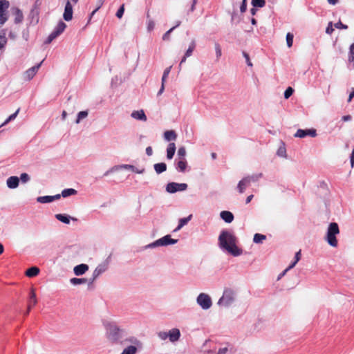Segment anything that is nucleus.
<instances>
[{"label":"nucleus","instance_id":"obj_12","mask_svg":"<svg viewBox=\"0 0 354 354\" xmlns=\"http://www.w3.org/2000/svg\"><path fill=\"white\" fill-rule=\"evenodd\" d=\"M106 270L107 268H106V264L101 263L98 265L93 272V277L89 280V284H92L93 281Z\"/></svg>","mask_w":354,"mask_h":354},{"label":"nucleus","instance_id":"obj_33","mask_svg":"<svg viewBox=\"0 0 354 354\" xmlns=\"http://www.w3.org/2000/svg\"><path fill=\"white\" fill-rule=\"evenodd\" d=\"M15 24H19L23 21L24 15L20 9H19L17 8H15Z\"/></svg>","mask_w":354,"mask_h":354},{"label":"nucleus","instance_id":"obj_25","mask_svg":"<svg viewBox=\"0 0 354 354\" xmlns=\"http://www.w3.org/2000/svg\"><path fill=\"white\" fill-rule=\"evenodd\" d=\"M192 215L190 214L187 217H184V218H180L179 221H178V225L174 231H178V230H180L183 226L187 225L188 223V222L192 219Z\"/></svg>","mask_w":354,"mask_h":354},{"label":"nucleus","instance_id":"obj_57","mask_svg":"<svg viewBox=\"0 0 354 354\" xmlns=\"http://www.w3.org/2000/svg\"><path fill=\"white\" fill-rule=\"evenodd\" d=\"M132 171L135 172L136 174H141L145 173V169L144 167H142V169H138L137 167H136L134 166V169H132Z\"/></svg>","mask_w":354,"mask_h":354},{"label":"nucleus","instance_id":"obj_7","mask_svg":"<svg viewBox=\"0 0 354 354\" xmlns=\"http://www.w3.org/2000/svg\"><path fill=\"white\" fill-rule=\"evenodd\" d=\"M178 242V239H174L171 235L167 234L163 237L148 244L145 246V248H154L160 246H167L169 245H174Z\"/></svg>","mask_w":354,"mask_h":354},{"label":"nucleus","instance_id":"obj_16","mask_svg":"<svg viewBox=\"0 0 354 354\" xmlns=\"http://www.w3.org/2000/svg\"><path fill=\"white\" fill-rule=\"evenodd\" d=\"M88 268H89L87 264L81 263L74 267L73 272L75 275L80 276L84 274Z\"/></svg>","mask_w":354,"mask_h":354},{"label":"nucleus","instance_id":"obj_41","mask_svg":"<svg viewBox=\"0 0 354 354\" xmlns=\"http://www.w3.org/2000/svg\"><path fill=\"white\" fill-rule=\"evenodd\" d=\"M293 38H294V35H293L292 33H291V32H288L287 33V35H286V43H287L288 47H289V48L292 47V44H293Z\"/></svg>","mask_w":354,"mask_h":354},{"label":"nucleus","instance_id":"obj_47","mask_svg":"<svg viewBox=\"0 0 354 354\" xmlns=\"http://www.w3.org/2000/svg\"><path fill=\"white\" fill-rule=\"evenodd\" d=\"M19 180H21L22 183H26L27 182H28L30 180V176L28 174L26 173H22L21 175H20V178H19Z\"/></svg>","mask_w":354,"mask_h":354},{"label":"nucleus","instance_id":"obj_8","mask_svg":"<svg viewBox=\"0 0 354 354\" xmlns=\"http://www.w3.org/2000/svg\"><path fill=\"white\" fill-rule=\"evenodd\" d=\"M66 28V24L62 21H59L57 25L55 27L54 30L48 36L46 39L44 41L45 44H50L55 39L59 37Z\"/></svg>","mask_w":354,"mask_h":354},{"label":"nucleus","instance_id":"obj_56","mask_svg":"<svg viewBox=\"0 0 354 354\" xmlns=\"http://www.w3.org/2000/svg\"><path fill=\"white\" fill-rule=\"evenodd\" d=\"M352 62H354V50L350 49L348 52V62L351 64Z\"/></svg>","mask_w":354,"mask_h":354},{"label":"nucleus","instance_id":"obj_61","mask_svg":"<svg viewBox=\"0 0 354 354\" xmlns=\"http://www.w3.org/2000/svg\"><path fill=\"white\" fill-rule=\"evenodd\" d=\"M350 162L351 167H353L354 166V148L352 150V152L350 156Z\"/></svg>","mask_w":354,"mask_h":354},{"label":"nucleus","instance_id":"obj_50","mask_svg":"<svg viewBox=\"0 0 354 354\" xmlns=\"http://www.w3.org/2000/svg\"><path fill=\"white\" fill-rule=\"evenodd\" d=\"M174 28H171L169 30H167L162 36V39L166 41V40H169L170 39V34L174 31Z\"/></svg>","mask_w":354,"mask_h":354},{"label":"nucleus","instance_id":"obj_51","mask_svg":"<svg viewBox=\"0 0 354 354\" xmlns=\"http://www.w3.org/2000/svg\"><path fill=\"white\" fill-rule=\"evenodd\" d=\"M242 54H243V56L245 57V61H246V64L248 66H252V64L250 61V56L248 55V53H247L245 51H243L242 52Z\"/></svg>","mask_w":354,"mask_h":354},{"label":"nucleus","instance_id":"obj_44","mask_svg":"<svg viewBox=\"0 0 354 354\" xmlns=\"http://www.w3.org/2000/svg\"><path fill=\"white\" fill-rule=\"evenodd\" d=\"M215 51H216V59L218 60L222 55L221 48L218 43L215 44Z\"/></svg>","mask_w":354,"mask_h":354},{"label":"nucleus","instance_id":"obj_3","mask_svg":"<svg viewBox=\"0 0 354 354\" xmlns=\"http://www.w3.org/2000/svg\"><path fill=\"white\" fill-rule=\"evenodd\" d=\"M127 344L130 345L125 347L120 354H136L143 347L142 342L133 335H129L120 346H124Z\"/></svg>","mask_w":354,"mask_h":354},{"label":"nucleus","instance_id":"obj_42","mask_svg":"<svg viewBox=\"0 0 354 354\" xmlns=\"http://www.w3.org/2000/svg\"><path fill=\"white\" fill-rule=\"evenodd\" d=\"M294 91L295 90L291 86H288L284 91V98L286 100L288 99L293 94Z\"/></svg>","mask_w":354,"mask_h":354},{"label":"nucleus","instance_id":"obj_22","mask_svg":"<svg viewBox=\"0 0 354 354\" xmlns=\"http://www.w3.org/2000/svg\"><path fill=\"white\" fill-rule=\"evenodd\" d=\"M176 145L174 142H170L167 148V158L171 160L173 158L176 152Z\"/></svg>","mask_w":354,"mask_h":354},{"label":"nucleus","instance_id":"obj_54","mask_svg":"<svg viewBox=\"0 0 354 354\" xmlns=\"http://www.w3.org/2000/svg\"><path fill=\"white\" fill-rule=\"evenodd\" d=\"M118 170V167H117V165L115 166H113L112 167L111 169H109V170H107L104 174V176H107L108 175H109L110 174L114 172V171H116Z\"/></svg>","mask_w":354,"mask_h":354},{"label":"nucleus","instance_id":"obj_55","mask_svg":"<svg viewBox=\"0 0 354 354\" xmlns=\"http://www.w3.org/2000/svg\"><path fill=\"white\" fill-rule=\"evenodd\" d=\"M155 26V23L153 20L149 19L147 23V30L149 32H151L153 30Z\"/></svg>","mask_w":354,"mask_h":354},{"label":"nucleus","instance_id":"obj_21","mask_svg":"<svg viewBox=\"0 0 354 354\" xmlns=\"http://www.w3.org/2000/svg\"><path fill=\"white\" fill-rule=\"evenodd\" d=\"M187 167V162L185 159H179L176 163V169L179 172H185Z\"/></svg>","mask_w":354,"mask_h":354},{"label":"nucleus","instance_id":"obj_58","mask_svg":"<svg viewBox=\"0 0 354 354\" xmlns=\"http://www.w3.org/2000/svg\"><path fill=\"white\" fill-rule=\"evenodd\" d=\"M247 10V2H243L240 6V11L241 12H245Z\"/></svg>","mask_w":354,"mask_h":354},{"label":"nucleus","instance_id":"obj_60","mask_svg":"<svg viewBox=\"0 0 354 354\" xmlns=\"http://www.w3.org/2000/svg\"><path fill=\"white\" fill-rule=\"evenodd\" d=\"M7 20L8 17L6 16V14H4V15H0V25L4 24Z\"/></svg>","mask_w":354,"mask_h":354},{"label":"nucleus","instance_id":"obj_10","mask_svg":"<svg viewBox=\"0 0 354 354\" xmlns=\"http://www.w3.org/2000/svg\"><path fill=\"white\" fill-rule=\"evenodd\" d=\"M187 183H178L175 182H171L167 184L166 191L170 194H174L177 192H183L187 189Z\"/></svg>","mask_w":354,"mask_h":354},{"label":"nucleus","instance_id":"obj_23","mask_svg":"<svg viewBox=\"0 0 354 354\" xmlns=\"http://www.w3.org/2000/svg\"><path fill=\"white\" fill-rule=\"evenodd\" d=\"M131 117L139 120L146 121L147 116L145 112L142 110L140 111H133L131 113Z\"/></svg>","mask_w":354,"mask_h":354},{"label":"nucleus","instance_id":"obj_4","mask_svg":"<svg viewBox=\"0 0 354 354\" xmlns=\"http://www.w3.org/2000/svg\"><path fill=\"white\" fill-rule=\"evenodd\" d=\"M339 234V225L335 222L330 223L327 228L325 240L328 244L332 247L336 248L338 245V241L336 236Z\"/></svg>","mask_w":354,"mask_h":354},{"label":"nucleus","instance_id":"obj_9","mask_svg":"<svg viewBox=\"0 0 354 354\" xmlns=\"http://www.w3.org/2000/svg\"><path fill=\"white\" fill-rule=\"evenodd\" d=\"M196 301L204 310L209 309L212 305L211 297L205 293H200L197 297Z\"/></svg>","mask_w":354,"mask_h":354},{"label":"nucleus","instance_id":"obj_29","mask_svg":"<svg viewBox=\"0 0 354 354\" xmlns=\"http://www.w3.org/2000/svg\"><path fill=\"white\" fill-rule=\"evenodd\" d=\"M249 186L248 180L243 178L241 180L237 185V189L239 193H243L246 187Z\"/></svg>","mask_w":354,"mask_h":354},{"label":"nucleus","instance_id":"obj_6","mask_svg":"<svg viewBox=\"0 0 354 354\" xmlns=\"http://www.w3.org/2000/svg\"><path fill=\"white\" fill-rule=\"evenodd\" d=\"M180 331L178 328H174L168 332L160 331L158 333V337L162 340H165L169 338L171 342H176L180 339Z\"/></svg>","mask_w":354,"mask_h":354},{"label":"nucleus","instance_id":"obj_59","mask_svg":"<svg viewBox=\"0 0 354 354\" xmlns=\"http://www.w3.org/2000/svg\"><path fill=\"white\" fill-rule=\"evenodd\" d=\"M171 67H172V66H169V67L166 68L165 69L164 72H163L162 75H163V76H165V77H166L167 78V77H168V75H169V73H170V71H171Z\"/></svg>","mask_w":354,"mask_h":354},{"label":"nucleus","instance_id":"obj_64","mask_svg":"<svg viewBox=\"0 0 354 354\" xmlns=\"http://www.w3.org/2000/svg\"><path fill=\"white\" fill-rule=\"evenodd\" d=\"M352 120V117L350 115H344L342 118V120L344 122H348Z\"/></svg>","mask_w":354,"mask_h":354},{"label":"nucleus","instance_id":"obj_45","mask_svg":"<svg viewBox=\"0 0 354 354\" xmlns=\"http://www.w3.org/2000/svg\"><path fill=\"white\" fill-rule=\"evenodd\" d=\"M19 112V109H18L14 113L11 114L6 120V121L3 123L2 125H4L7 123H8L9 122L15 120L18 114V113Z\"/></svg>","mask_w":354,"mask_h":354},{"label":"nucleus","instance_id":"obj_27","mask_svg":"<svg viewBox=\"0 0 354 354\" xmlns=\"http://www.w3.org/2000/svg\"><path fill=\"white\" fill-rule=\"evenodd\" d=\"M39 8H37V2L34 5L33 8L31 9L30 12V16L32 17V19L34 20L35 19L36 22L37 23L39 21Z\"/></svg>","mask_w":354,"mask_h":354},{"label":"nucleus","instance_id":"obj_18","mask_svg":"<svg viewBox=\"0 0 354 354\" xmlns=\"http://www.w3.org/2000/svg\"><path fill=\"white\" fill-rule=\"evenodd\" d=\"M43 61H41L40 63L37 64V65L30 68L26 71V75L27 76L28 80H30L33 78V77L37 73V71L40 68Z\"/></svg>","mask_w":354,"mask_h":354},{"label":"nucleus","instance_id":"obj_24","mask_svg":"<svg viewBox=\"0 0 354 354\" xmlns=\"http://www.w3.org/2000/svg\"><path fill=\"white\" fill-rule=\"evenodd\" d=\"M167 165L165 162H159L153 165V168L157 174H160L167 170Z\"/></svg>","mask_w":354,"mask_h":354},{"label":"nucleus","instance_id":"obj_48","mask_svg":"<svg viewBox=\"0 0 354 354\" xmlns=\"http://www.w3.org/2000/svg\"><path fill=\"white\" fill-rule=\"evenodd\" d=\"M117 167H118V170L120 169H129L131 171H132V169H134V165H128V164H123V165H117Z\"/></svg>","mask_w":354,"mask_h":354},{"label":"nucleus","instance_id":"obj_32","mask_svg":"<svg viewBox=\"0 0 354 354\" xmlns=\"http://www.w3.org/2000/svg\"><path fill=\"white\" fill-rule=\"evenodd\" d=\"M6 30L3 29L0 34V50L3 48L7 44L8 39L6 37Z\"/></svg>","mask_w":354,"mask_h":354},{"label":"nucleus","instance_id":"obj_52","mask_svg":"<svg viewBox=\"0 0 354 354\" xmlns=\"http://www.w3.org/2000/svg\"><path fill=\"white\" fill-rule=\"evenodd\" d=\"M105 1L106 0H98L97 1V8L92 12V13L91 14V17H92L102 7V6L104 4Z\"/></svg>","mask_w":354,"mask_h":354},{"label":"nucleus","instance_id":"obj_26","mask_svg":"<svg viewBox=\"0 0 354 354\" xmlns=\"http://www.w3.org/2000/svg\"><path fill=\"white\" fill-rule=\"evenodd\" d=\"M39 273V269L36 266H32L26 271V275L28 277H34Z\"/></svg>","mask_w":354,"mask_h":354},{"label":"nucleus","instance_id":"obj_37","mask_svg":"<svg viewBox=\"0 0 354 354\" xmlns=\"http://www.w3.org/2000/svg\"><path fill=\"white\" fill-rule=\"evenodd\" d=\"M88 111H80L77 113V118L75 120V123L76 124H79L82 119H84V118H86L88 116Z\"/></svg>","mask_w":354,"mask_h":354},{"label":"nucleus","instance_id":"obj_14","mask_svg":"<svg viewBox=\"0 0 354 354\" xmlns=\"http://www.w3.org/2000/svg\"><path fill=\"white\" fill-rule=\"evenodd\" d=\"M37 302L36 295L33 290H32L30 292L29 299H28V309L25 313V315H27L29 314L30 309L36 305Z\"/></svg>","mask_w":354,"mask_h":354},{"label":"nucleus","instance_id":"obj_20","mask_svg":"<svg viewBox=\"0 0 354 354\" xmlns=\"http://www.w3.org/2000/svg\"><path fill=\"white\" fill-rule=\"evenodd\" d=\"M220 217L225 223H232L234 218L233 214L231 212L227 211V210H223V211L221 212Z\"/></svg>","mask_w":354,"mask_h":354},{"label":"nucleus","instance_id":"obj_2","mask_svg":"<svg viewBox=\"0 0 354 354\" xmlns=\"http://www.w3.org/2000/svg\"><path fill=\"white\" fill-rule=\"evenodd\" d=\"M218 245L234 257L242 254L243 250L236 245L237 238L232 230H223L218 236Z\"/></svg>","mask_w":354,"mask_h":354},{"label":"nucleus","instance_id":"obj_34","mask_svg":"<svg viewBox=\"0 0 354 354\" xmlns=\"http://www.w3.org/2000/svg\"><path fill=\"white\" fill-rule=\"evenodd\" d=\"M266 239V236L262 234L256 233L254 235L253 241L255 243H262Z\"/></svg>","mask_w":354,"mask_h":354},{"label":"nucleus","instance_id":"obj_38","mask_svg":"<svg viewBox=\"0 0 354 354\" xmlns=\"http://www.w3.org/2000/svg\"><path fill=\"white\" fill-rule=\"evenodd\" d=\"M37 201L40 203H48L52 202L50 196H39L37 198Z\"/></svg>","mask_w":354,"mask_h":354},{"label":"nucleus","instance_id":"obj_17","mask_svg":"<svg viewBox=\"0 0 354 354\" xmlns=\"http://www.w3.org/2000/svg\"><path fill=\"white\" fill-rule=\"evenodd\" d=\"M195 48H196V42L194 40H192L189 46L188 49L186 50L185 55L180 60V66H181V64L185 62L187 57H189L192 55V53H193L194 50L195 49Z\"/></svg>","mask_w":354,"mask_h":354},{"label":"nucleus","instance_id":"obj_35","mask_svg":"<svg viewBox=\"0 0 354 354\" xmlns=\"http://www.w3.org/2000/svg\"><path fill=\"white\" fill-rule=\"evenodd\" d=\"M70 282L71 284L74 286L86 283L87 282V279L86 278H72L70 279Z\"/></svg>","mask_w":354,"mask_h":354},{"label":"nucleus","instance_id":"obj_31","mask_svg":"<svg viewBox=\"0 0 354 354\" xmlns=\"http://www.w3.org/2000/svg\"><path fill=\"white\" fill-rule=\"evenodd\" d=\"M77 193V192L75 189L67 188L62 190L61 195L62 197L66 198L73 195H75Z\"/></svg>","mask_w":354,"mask_h":354},{"label":"nucleus","instance_id":"obj_39","mask_svg":"<svg viewBox=\"0 0 354 354\" xmlns=\"http://www.w3.org/2000/svg\"><path fill=\"white\" fill-rule=\"evenodd\" d=\"M277 154L280 157H286V149L284 142H282V146L278 149Z\"/></svg>","mask_w":354,"mask_h":354},{"label":"nucleus","instance_id":"obj_40","mask_svg":"<svg viewBox=\"0 0 354 354\" xmlns=\"http://www.w3.org/2000/svg\"><path fill=\"white\" fill-rule=\"evenodd\" d=\"M252 5L253 7L263 8L266 5L265 0H252Z\"/></svg>","mask_w":354,"mask_h":354},{"label":"nucleus","instance_id":"obj_1","mask_svg":"<svg viewBox=\"0 0 354 354\" xmlns=\"http://www.w3.org/2000/svg\"><path fill=\"white\" fill-rule=\"evenodd\" d=\"M102 326L104 328V335L106 341L111 345L120 346L129 336L127 330L120 326L115 321L104 319L102 320Z\"/></svg>","mask_w":354,"mask_h":354},{"label":"nucleus","instance_id":"obj_49","mask_svg":"<svg viewBox=\"0 0 354 354\" xmlns=\"http://www.w3.org/2000/svg\"><path fill=\"white\" fill-rule=\"evenodd\" d=\"M334 26H335V28H336L337 29H345V30L348 29V26L343 24L340 20L339 21H337V23H335L334 24Z\"/></svg>","mask_w":354,"mask_h":354},{"label":"nucleus","instance_id":"obj_43","mask_svg":"<svg viewBox=\"0 0 354 354\" xmlns=\"http://www.w3.org/2000/svg\"><path fill=\"white\" fill-rule=\"evenodd\" d=\"M186 149L185 147H180L178 150V156L179 159H185Z\"/></svg>","mask_w":354,"mask_h":354},{"label":"nucleus","instance_id":"obj_11","mask_svg":"<svg viewBox=\"0 0 354 354\" xmlns=\"http://www.w3.org/2000/svg\"><path fill=\"white\" fill-rule=\"evenodd\" d=\"M315 137L317 136V131L315 129H298L295 134V137L303 138L306 136Z\"/></svg>","mask_w":354,"mask_h":354},{"label":"nucleus","instance_id":"obj_30","mask_svg":"<svg viewBox=\"0 0 354 354\" xmlns=\"http://www.w3.org/2000/svg\"><path fill=\"white\" fill-rule=\"evenodd\" d=\"M177 135L173 130L166 131L164 133V138L167 141L174 140L176 139Z\"/></svg>","mask_w":354,"mask_h":354},{"label":"nucleus","instance_id":"obj_5","mask_svg":"<svg viewBox=\"0 0 354 354\" xmlns=\"http://www.w3.org/2000/svg\"><path fill=\"white\" fill-rule=\"evenodd\" d=\"M235 300V292L231 288H225L223 296L218 299V304L229 307Z\"/></svg>","mask_w":354,"mask_h":354},{"label":"nucleus","instance_id":"obj_63","mask_svg":"<svg viewBox=\"0 0 354 354\" xmlns=\"http://www.w3.org/2000/svg\"><path fill=\"white\" fill-rule=\"evenodd\" d=\"M146 153L147 156H151L153 154L152 147L149 146L146 148Z\"/></svg>","mask_w":354,"mask_h":354},{"label":"nucleus","instance_id":"obj_15","mask_svg":"<svg viewBox=\"0 0 354 354\" xmlns=\"http://www.w3.org/2000/svg\"><path fill=\"white\" fill-rule=\"evenodd\" d=\"M55 217L56 219L65 224H69L71 220L75 221H77L76 218L71 217L66 214H57L55 215Z\"/></svg>","mask_w":354,"mask_h":354},{"label":"nucleus","instance_id":"obj_46","mask_svg":"<svg viewBox=\"0 0 354 354\" xmlns=\"http://www.w3.org/2000/svg\"><path fill=\"white\" fill-rule=\"evenodd\" d=\"M124 5L122 4V6H120V7L118 8L115 15L118 18L120 19L122 17L123 15H124Z\"/></svg>","mask_w":354,"mask_h":354},{"label":"nucleus","instance_id":"obj_13","mask_svg":"<svg viewBox=\"0 0 354 354\" xmlns=\"http://www.w3.org/2000/svg\"><path fill=\"white\" fill-rule=\"evenodd\" d=\"M73 6L69 1H67L64 8L63 18L65 21H69L73 19Z\"/></svg>","mask_w":354,"mask_h":354},{"label":"nucleus","instance_id":"obj_53","mask_svg":"<svg viewBox=\"0 0 354 354\" xmlns=\"http://www.w3.org/2000/svg\"><path fill=\"white\" fill-rule=\"evenodd\" d=\"M334 31V28H333V23L330 21L328 24V26L326 28V33L328 35H331Z\"/></svg>","mask_w":354,"mask_h":354},{"label":"nucleus","instance_id":"obj_28","mask_svg":"<svg viewBox=\"0 0 354 354\" xmlns=\"http://www.w3.org/2000/svg\"><path fill=\"white\" fill-rule=\"evenodd\" d=\"M262 176H263L262 173H258V174H254L251 176H248L243 178L248 180V184L250 185L251 182H257L261 178H262Z\"/></svg>","mask_w":354,"mask_h":354},{"label":"nucleus","instance_id":"obj_36","mask_svg":"<svg viewBox=\"0 0 354 354\" xmlns=\"http://www.w3.org/2000/svg\"><path fill=\"white\" fill-rule=\"evenodd\" d=\"M9 7V2L4 0L0 1V15H4L6 10Z\"/></svg>","mask_w":354,"mask_h":354},{"label":"nucleus","instance_id":"obj_62","mask_svg":"<svg viewBox=\"0 0 354 354\" xmlns=\"http://www.w3.org/2000/svg\"><path fill=\"white\" fill-rule=\"evenodd\" d=\"M228 351L227 347L221 348L218 349L217 354H225Z\"/></svg>","mask_w":354,"mask_h":354},{"label":"nucleus","instance_id":"obj_19","mask_svg":"<svg viewBox=\"0 0 354 354\" xmlns=\"http://www.w3.org/2000/svg\"><path fill=\"white\" fill-rule=\"evenodd\" d=\"M7 186L10 189H15L19 186V178L17 176H10L7 179Z\"/></svg>","mask_w":354,"mask_h":354}]
</instances>
